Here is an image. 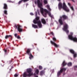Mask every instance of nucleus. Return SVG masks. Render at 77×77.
<instances>
[{"instance_id": "f03ea898", "label": "nucleus", "mask_w": 77, "mask_h": 77, "mask_svg": "<svg viewBox=\"0 0 77 77\" xmlns=\"http://www.w3.org/2000/svg\"><path fill=\"white\" fill-rule=\"evenodd\" d=\"M35 19H34L33 21V23L34 24H37L39 28H41L42 27V25L41 24V21L39 20V17H35Z\"/></svg>"}, {"instance_id": "b1692460", "label": "nucleus", "mask_w": 77, "mask_h": 77, "mask_svg": "<svg viewBox=\"0 0 77 77\" xmlns=\"http://www.w3.org/2000/svg\"><path fill=\"white\" fill-rule=\"evenodd\" d=\"M4 13L5 14H6V15H7V14H8V13H7V11L6 10H5L4 11Z\"/></svg>"}, {"instance_id": "c85d7f7f", "label": "nucleus", "mask_w": 77, "mask_h": 77, "mask_svg": "<svg viewBox=\"0 0 77 77\" xmlns=\"http://www.w3.org/2000/svg\"><path fill=\"white\" fill-rule=\"evenodd\" d=\"M14 77H17L18 76V75H17V74H16L14 75Z\"/></svg>"}, {"instance_id": "473e14b6", "label": "nucleus", "mask_w": 77, "mask_h": 77, "mask_svg": "<svg viewBox=\"0 0 77 77\" xmlns=\"http://www.w3.org/2000/svg\"><path fill=\"white\" fill-rule=\"evenodd\" d=\"M37 12H35V17H36L37 16Z\"/></svg>"}, {"instance_id": "37998d69", "label": "nucleus", "mask_w": 77, "mask_h": 77, "mask_svg": "<svg viewBox=\"0 0 77 77\" xmlns=\"http://www.w3.org/2000/svg\"><path fill=\"white\" fill-rule=\"evenodd\" d=\"M70 59H71V58H70Z\"/></svg>"}, {"instance_id": "423d86ee", "label": "nucleus", "mask_w": 77, "mask_h": 77, "mask_svg": "<svg viewBox=\"0 0 77 77\" xmlns=\"http://www.w3.org/2000/svg\"><path fill=\"white\" fill-rule=\"evenodd\" d=\"M68 28V25L67 24H65V25L64 26V28L63 29L64 31H65L66 33H69V30L67 29Z\"/></svg>"}, {"instance_id": "a19ab883", "label": "nucleus", "mask_w": 77, "mask_h": 77, "mask_svg": "<svg viewBox=\"0 0 77 77\" xmlns=\"http://www.w3.org/2000/svg\"><path fill=\"white\" fill-rule=\"evenodd\" d=\"M58 1H60V0H58Z\"/></svg>"}, {"instance_id": "c756f323", "label": "nucleus", "mask_w": 77, "mask_h": 77, "mask_svg": "<svg viewBox=\"0 0 77 77\" xmlns=\"http://www.w3.org/2000/svg\"><path fill=\"white\" fill-rule=\"evenodd\" d=\"M17 39H20V36H18L17 37Z\"/></svg>"}, {"instance_id": "20e7f679", "label": "nucleus", "mask_w": 77, "mask_h": 77, "mask_svg": "<svg viewBox=\"0 0 77 77\" xmlns=\"http://www.w3.org/2000/svg\"><path fill=\"white\" fill-rule=\"evenodd\" d=\"M63 10H64V11H65L67 12H69V8H68V7L66 6V4H65V2L63 3Z\"/></svg>"}, {"instance_id": "2f4dec72", "label": "nucleus", "mask_w": 77, "mask_h": 77, "mask_svg": "<svg viewBox=\"0 0 77 77\" xmlns=\"http://www.w3.org/2000/svg\"><path fill=\"white\" fill-rule=\"evenodd\" d=\"M30 14L31 15H33V13H30Z\"/></svg>"}, {"instance_id": "5701e85b", "label": "nucleus", "mask_w": 77, "mask_h": 77, "mask_svg": "<svg viewBox=\"0 0 77 77\" xmlns=\"http://www.w3.org/2000/svg\"><path fill=\"white\" fill-rule=\"evenodd\" d=\"M68 66H70L72 65V63L71 62L69 63L68 64Z\"/></svg>"}, {"instance_id": "aec40b11", "label": "nucleus", "mask_w": 77, "mask_h": 77, "mask_svg": "<svg viewBox=\"0 0 77 77\" xmlns=\"http://www.w3.org/2000/svg\"><path fill=\"white\" fill-rule=\"evenodd\" d=\"M4 8L6 9H7V5L6 4H4Z\"/></svg>"}, {"instance_id": "e433bc0d", "label": "nucleus", "mask_w": 77, "mask_h": 77, "mask_svg": "<svg viewBox=\"0 0 77 77\" xmlns=\"http://www.w3.org/2000/svg\"><path fill=\"white\" fill-rule=\"evenodd\" d=\"M4 51L5 52H6V51H7L6 50H5V51Z\"/></svg>"}, {"instance_id": "58836bf2", "label": "nucleus", "mask_w": 77, "mask_h": 77, "mask_svg": "<svg viewBox=\"0 0 77 77\" xmlns=\"http://www.w3.org/2000/svg\"><path fill=\"white\" fill-rule=\"evenodd\" d=\"M15 26L16 27V29L17 28V25H15Z\"/></svg>"}, {"instance_id": "4be33fe9", "label": "nucleus", "mask_w": 77, "mask_h": 77, "mask_svg": "<svg viewBox=\"0 0 77 77\" xmlns=\"http://www.w3.org/2000/svg\"><path fill=\"white\" fill-rule=\"evenodd\" d=\"M44 72L43 71H42L40 72V75H44Z\"/></svg>"}, {"instance_id": "9d476101", "label": "nucleus", "mask_w": 77, "mask_h": 77, "mask_svg": "<svg viewBox=\"0 0 77 77\" xmlns=\"http://www.w3.org/2000/svg\"><path fill=\"white\" fill-rule=\"evenodd\" d=\"M39 73V70L36 69L35 71V73L34 74V75L35 76V77H38L37 75Z\"/></svg>"}, {"instance_id": "ea45409f", "label": "nucleus", "mask_w": 77, "mask_h": 77, "mask_svg": "<svg viewBox=\"0 0 77 77\" xmlns=\"http://www.w3.org/2000/svg\"><path fill=\"white\" fill-rule=\"evenodd\" d=\"M75 68H77V66H75Z\"/></svg>"}, {"instance_id": "f3484780", "label": "nucleus", "mask_w": 77, "mask_h": 77, "mask_svg": "<svg viewBox=\"0 0 77 77\" xmlns=\"http://www.w3.org/2000/svg\"><path fill=\"white\" fill-rule=\"evenodd\" d=\"M46 8H47V9H48L49 11H51V8H50V6L49 5H47L46 6Z\"/></svg>"}, {"instance_id": "1a4fd4ad", "label": "nucleus", "mask_w": 77, "mask_h": 77, "mask_svg": "<svg viewBox=\"0 0 77 77\" xmlns=\"http://www.w3.org/2000/svg\"><path fill=\"white\" fill-rule=\"evenodd\" d=\"M30 49H28L27 53L29 55L30 59H31L33 57V56L30 53Z\"/></svg>"}, {"instance_id": "a878e982", "label": "nucleus", "mask_w": 77, "mask_h": 77, "mask_svg": "<svg viewBox=\"0 0 77 77\" xmlns=\"http://www.w3.org/2000/svg\"><path fill=\"white\" fill-rule=\"evenodd\" d=\"M53 39L54 41H56V39L54 37L53 38Z\"/></svg>"}, {"instance_id": "2eb2a0df", "label": "nucleus", "mask_w": 77, "mask_h": 77, "mask_svg": "<svg viewBox=\"0 0 77 77\" xmlns=\"http://www.w3.org/2000/svg\"><path fill=\"white\" fill-rule=\"evenodd\" d=\"M32 27L34 29H36L38 28V26L36 25H34L33 24H32Z\"/></svg>"}, {"instance_id": "7ed1b4c3", "label": "nucleus", "mask_w": 77, "mask_h": 77, "mask_svg": "<svg viewBox=\"0 0 77 77\" xmlns=\"http://www.w3.org/2000/svg\"><path fill=\"white\" fill-rule=\"evenodd\" d=\"M27 72L29 73V74L27 75V72H24L23 76V77H26V76H28V77H30V76H31L32 74H33V73H32V69H27L26 70Z\"/></svg>"}, {"instance_id": "9b49d317", "label": "nucleus", "mask_w": 77, "mask_h": 77, "mask_svg": "<svg viewBox=\"0 0 77 77\" xmlns=\"http://www.w3.org/2000/svg\"><path fill=\"white\" fill-rule=\"evenodd\" d=\"M66 69L65 68L61 69L60 70V71L58 72V75L59 74H60V73H62V72H63V71H66Z\"/></svg>"}, {"instance_id": "ddd939ff", "label": "nucleus", "mask_w": 77, "mask_h": 77, "mask_svg": "<svg viewBox=\"0 0 77 77\" xmlns=\"http://www.w3.org/2000/svg\"><path fill=\"white\" fill-rule=\"evenodd\" d=\"M51 44H52V45H54V46L55 47H58V45L56 44V43H55L54 42L52 41H51Z\"/></svg>"}, {"instance_id": "393cba45", "label": "nucleus", "mask_w": 77, "mask_h": 77, "mask_svg": "<svg viewBox=\"0 0 77 77\" xmlns=\"http://www.w3.org/2000/svg\"><path fill=\"white\" fill-rule=\"evenodd\" d=\"M44 3H45V4H47V1L45 0L44 1Z\"/></svg>"}, {"instance_id": "6e6552de", "label": "nucleus", "mask_w": 77, "mask_h": 77, "mask_svg": "<svg viewBox=\"0 0 77 77\" xmlns=\"http://www.w3.org/2000/svg\"><path fill=\"white\" fill-rule=\"evenodd\" d=\"M70 53H71L72 54H73V58H75V57H77V53H75L74 50L71 49L70 50Z\"/></svg>"}, {"instance_id": "cd10ccee", "label": "nucleus", "mask_w": 77, "mask_h": 77, "mask_svg": "<svg viewBox=\"0 0 77 77\" xmlns=\"http://www.w3.org/2000/svg\"><path fill=\"white\" fill-rule=\"evenodd\" d=\"M37 12H38V15H40V14H39V10L37 9Z\"/></svg>"}, {"instance_id": "c9c22d12", "label": "nucleus", "mask_w": 77, "mask_h": 77, "mask_svg": "<svg viewBox=\"0 0 77 77\" xmlns=\"http://www.w3.org/2000/svg\"><path fill=\"white\" fill-rule=\"evenodd\" d=\"M51 35H53V32H51Z\"/></svg>"}, {"instance_id": "4468645a", "label": "nucleus", "mask_w": 77, "mask_h": 77, "mask_svg": "<svg viewBox=\"0 0 77 77\" xmlns=\"http://www.w3.org/2000/svg\"><path fill=\"white\" fill-rule=\"evenodd\" d=\"M58 8H59V9H62V8H63V7L62 6V4L61 2H60L59 3L58 5Z\"/></svg>"}, {"instance_id": "72a5a7b5", "label": "nucleus", "mask_w": 77, "mask_h": 77, "mask_svg": "<svg viewBox=\"0 0 77 77\" xmlns=\"http://www.w3.org/2000/svg\"><path fill=\"white\" fill-rule=\"evenodd\" d=\"M17 34H14V36H15V37H17Z\"/></svg>"}, {"instance_id": "6ab92c4d", "label": "nucleus", "mask_w": 77, "mask_h": 77, "mask_svg": "<svg viewBox=\"0 0 77 77\" xmlns=\"http://www.w3.org/2000/svg\"><path fill=\"white\" fill-rule=\"evenodd\" d=\"M42 22L43 23V24H45L46 23V22H45V20L44 19H42Z\"/></svg>"}, {"instance_id": "39448f33", "label": "nucleus", "mask_w": 77, "mask_h": 77, "mask_svg": "<svg viewBox=\"0 0 77 77\" xmlns=\"http://www.w3.org/2000/svg\"><path fill=\"white\" fill-rule=\"evenodd\" d=\"M62 18H63V19H64V20H66V19H67V18H68V17L65 15H63L62 16L60 17V18H61V19H60L59 20V22L60 24H61V25H62V24H63V22H62V19H61Z\"/></svg>"}, {"instance_id": "dca6fc26", "label": "nucleus", "mask_w": 77, "mask_h": 77, "mask_svg": "<svg viewBox=\"0 0 77 77\" xmlns=\"http://www.w3.org/2000/svg\"><path fill=\"white\" fill-rule=\"evenodd\" d=\"M66 62H65V61H64L63 63L62 64V66H66Z\"/></svg>"}, {"instance_id": "f257e3e1", "label": "nucleus", "mask_w": 77, "mask_h": 77, "mask_svg": "<svg viewBox=\"0 0 77 77\" xmlns=\"http://www.w3.org/2000/svg\"><path fill=\"white\" fill-rule=\"evenodd\" d=\"M37 3L38 7L40 8V12L43 16L45 17H46V14H48L49 17H51V18H53V15H51L50 12H49L46 9H44V8L42 7V2H40L39 0H37V2H35V4H36Z\"/></svg>"}, {"instance_id": "79ce46f5", "label": "nucleus", "mask_w": 77, "mask_h": 77, "mask_svg": "<svg viewBox=\"0 0 77 77\" xmlns=\"http://www.w3.org/2000/svg\"><path fill=\"white\" fill-rule=\"evenodd\" d=\"M57 75H58V73H57Z\"/></svg>"}, {"instance_id": "f8f14e48", "label": "nucleus", "mask_w": 77, "mask_h": 77, "mask_svg": "<svg viewBox=\"0 0 77 77\" xmlns=\"http://www.w3.org/2000/svg\"><path fill=\"white\" fill-rule=\"evenodd\" d=\"M17 30L19 32H22L23 29L22 28V27L21 26H18V28H17Z\"/></svg>"}, {"instance_id": "412c9836", "label": "nucleus", "mask_w": 77, "mask_h": 77, "mask_svg": "<svg viewBox=\"0 0 77 77\" xmlns=\"http://www.w3.org/2000/svg\"><path fill=\"white\" fill-rule=\"evenodd\" d=\"M70 9H71V10H72V11H74V7H73V6H70Z\"/></svg>"}, {"instance_id": "f704fd0d", "label": "nucleus", "mask_w": 77, "mask_h": 77, "mask_svg": "<svg viewBox=\"0 0 77 77\" xmlns=\"http://www.w3.org/2000/svg\"><path fill=\"white\" fill-rule=\"evenodd\" d=\"M70 34H71V35H73V32H70Z\"/></svg>"}, {"instance_id": "7c9ffc66", "label": "nucleus", "mask_w": 77, "mask_h": 77, "mask_svg": "<svg viewBox=\"0 0 77 77\" xmlns=\"http://www.w3.org/2000/svg\"><path fill=\"white\" fill-rule=\"evenodd\" d=\"M68 5L69 6H71V4L69 3H68Z\"/></svg>"}, {"instance_id": "4c0bfd02", "label": "nucleus", "mask_w": 77, "mask_h": 77, "mask_svg": "<svg viewBox=\"0 0 77 77\" xmlns=\"http://www.w3.org/2000/svg\"><path fill=\"white\" fill-rule=\"evenodd\" d=\"M72 1V2H74V0H71Z\"/></svg>"}, {"instance_id": "a211bd4d", "label": "nucleus", "mask_w": 77, "mask_h": 77, "mask_svg": "<svg viewBox=\"0 0 77 77\" xmlns=\"http://www.w3.org/2000/svg\"><path fill=\"white\" fill-rule=\"evenodd\" d=\"M12 37V35H6L5 37V39H8L9 38H11Z\"/></svg>"}, {"instance_id": "0eeeda50", "label": "nucleus", "mask_w": 77, "mask_h": 77, "mask_svg": "<svg viewBox=\"0 0 77 77\" xmlns=\"http://www.w3.org/2000/svg\"><path fill=\"white\" fill-rule=\"evenodd\" d=\"M70 40H72L74 42H77V38L76 37L73 38L72 35H69L68 36Z\"/></svg>"}, {"instance_id": "bb28decb", "label": "nucleus", "mask_w": 77, "mask_h": 77, "mask_svg": "<svg viewBox=\"0 0 77 77\" xmlns=\"http://www.w3.org/2000/svg\"><path fill=\"white\" fill-rule=\"evenodd\" d=\"M39 69H42V67L41 66H39Z\"/></svg>"}]
</instances>
